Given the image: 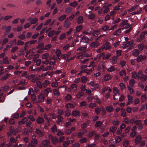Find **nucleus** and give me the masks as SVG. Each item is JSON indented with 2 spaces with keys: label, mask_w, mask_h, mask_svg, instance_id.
I'll return each mask as SVG.
<instances>
[{
  "label": "nucleus",
  "mask_w": 147,
  "mask_h": 147,
  "mask_svg": "<svg viewBox=\"0 0 147 147\" xmlns=\"http://www.w3.org/2000/svg\"><path fill=\"white\" fill-rule=\"evenodd\" d=\"M137 10H138L136 11L133 12L131 13V14L132 15H133L135 14H140L142 11V9L138 5H137L129 9L128 11L129 12H131L133 11Z\"/></svg>",
  "instance_id": "obj_1"
},
{
  "label": "nucleus",
  "mask_w": 147,
  "mask_h": 147,
  "mask_svg": "<svg viewBox=\"0 0 147 147\" xmlns=\"http://www.w3.org/2000/svg\"><path fill=\"white\" fill-rule=\"evenodd\" d=\"M113 98L114 100H117L118 99L120 95L119 90L116 87H114L113 88Z\"/></svg>",
  "instance_id": "obj_2"
},
{
  "label": "nucleus",
  "mask_w": 147,
  "mask_h": 147,
  "mask_svg": "<svg viewBox=\"0 0 147 147\" xmlns=\"http://www.w3.org/2000/svg\"><path fill=\"white\" fill-rule=\"evenodd\" d=\"M120 25L121 26L123 27V28H126L129 26L130 24L128 23L127 20H124L120 23Z\"/></svg>",
  "instance_id": "obj_3"
},
{
  "label": "nucleus",
  "mask_w": 147,
  "mask_h": 147,
  "mask_svg": "<svg viewBox=\"0 0 147 147\" xmlns=\"http://www.w3.org/2000/svg\"><path fill=\"white\" fill-rule=\"evenodd\" d=\"M9 63L7 57H6L3 59L0 60V64L1 65L3 64H8Z\"/></svg>",
  "instance_id": "obj_4"
},
{
  "label": "nucleus",
  "mask_w": 147,
  "mask_h": 147,
  "mask_svg": "<svg viewBox=\"0 0 147 147\" xmlns=\"http://www.w3.org/2000/svg\"><path fill=\"white\" fill-rule=\"evenodd\" d=\"M27 20L30 21L31 24H36L38 22V19L36 18H30Z\"/></svg>",
  "instance_id": "obj_5"
},
{
  "label": "nucleus",
  "mask_w": 147,
  "mask_h": 147,
  "mask_svg": "<svg viewBox=\"0 0 147 147\" xmlns=\"http://www.w3.org/2000/svg\"><path fill=\"white\" fill-rule=\"evenodd\" d=\"M38 97L39 102H43L44 101L45 97L43 94L40 93L39 94Z\"/></svg>",
  "instance_id": "obj_6"
},
{
  "label": "nucleus",
  "mask_w": 147,
  "mask_h": 147,
  "mask_svg": "<svg viewBox=\"0 0 147 147\" xmlns=\"http://www.w3.org/2000/svg\"><path fill=\"white\" fill-rule=\"evenodd\" d=\"M146 59V56L141 55H139L137 58L136 60L138 62H142Z\"/></svg>",
  "instance_id": "obj_7"
},
{
  "label": "nucleus",
  "mask_w": 147,
  "mask_h": 147,
  "mask_svg": "<svg viewBox=\"0 0 147 147\" xmlns=\"http://www.w3.org/2000/svg\"><path fill=\"white\" fill-rule=\"evenodd\" d=\"M11 76V75L10 74L7 73L5 75L0 77V81L5 80L7 79Z\"/></svg>",
  "instance_id": "obj_8"
},
{
  "label": "nucleus",
  "mask_w": 147,
  "mask_h": 147,
  "mask_svg": "<svg viewBox=\"0 0 147 147\" xmlns=\"http://www.w3.org/2000/svg\"><path fill=\"white\" fill-rule=\"evenodd\" d=\"M42 145L44 147H51V146L50 145L49 142L46 140L42 142Z\"/></svg>",
  "instance_id": "obj_9"
},
{
  "label": "nucleus",
  "mask_w": 147,
  "mask_h": 147,
  "mask_svg": "<svg viewBox=\"0 0 147 147\" xmlns=\"http://www.w3.org/2000/svg\"><path fill=\"white\" fill-rule=\"evenodd\" d=\"M127 97L128 102L127 103V105H128L133 103V96L129 94L128 95Z\"/></svg>",
  "instance_id": "obj_10"
},
{
  "label": "nucleus",
  "mask_w": 147,
  "mask_h": 147,
  "mask_svg": "<svg viewBox=\"0 0 147 147\" xmlns=\"http://www.w3.org/2000/svg\"><path fill=\"white\" fill-rule=\"evenodd\" d=\"M100 43L99 42L94 41L92 42L90 44V46L92 48H96L99 45Z\"/></svg>",
  "instance_id": "obj_11"
},
{
  "label": "nucleus",
  "mask_w": 147,
  "mask_h": 147,
  "mask_svg": "<svg viewBox=\"0 0 147 147\" xmlns=\"http://www.w3.org/2000/svg\"><path fill=\"white\" fill-rule=\"evenodd\" d=\"M71 114L73 116L76 117L79 116L80 114V112L77 110L72 111Z\"/></svg>",
  "instance_id": "obj_12"
},
{
  "label": "nucleus",
  "mask_w": 147,
  "mask_h": 147,
  "mask_svg": "<svg viewBox=\"0 0 147 147\" xmlns=\"http://www.w3.org/2000/svg\"><path fill=\"white\" fill-rule=\"evenodd\" d=\"M109 44V42H106L102 46V47L105 50L109 49L111 48V46Z\"/></svg>",
  "instance_id": "obj_13"
},
{
  "label": "nucleus",
  "mask_w": 147,
  "mask_h": 147,
  "mask_svg": "<svg viewBox=\"0 0 147 147\" xmlns=\"http://www.w3.org/2000/svg\"><path fill=\"white\" fill-rule=\"evenodd\" d=\"M142 139V137L141 136H138L135 140V144H137L140 143Z\"/></svg>",
  "instance_id": "obj_14"
},
{
  "label": "nucleus",
  "mask_w": 147,
  "mask_h": 147,
  "mask_svg": "<svg viewBox=\"0 0 147 147\" xmlns=\"http://www.w3.org/2000/svg\"><path fill=\"white\" fill-rule=\"evenodd\" d=\"M84 19L83 17L82 16H79L77 19V23L78 24H80L83 23Z\"/></svg>",
  "instance_id": "obj_15"
},
{
  "label": "nucleus",
  "mask_w": 147,
  "mask_h": 147,
  "mask_svg": "<svg viewBox=\"0 0 147 147\" xmlns=\"http://www.w3.org/2000/svg\"><path fill=\"white\" fill-rule=\"evenodd\" d=\"M121 30H123V28H119L117 29L116 31L114 32L113 35L114 36H118L120 34Z\"/></svg>",
  "instance_id": "obj_16"
},
{
  "label": "nucleus",
  "mask_w": 147,
  "mask_h": 147,
  "mask_svg": "<svg viewBox=\"0 0 147 147\" xmlns=\"http://www.w3.org/2000/svg\"><path fill=\"white\" fill-rule=\"evenodd\" d=\"M64 23V26L66 28H69L71 25L70 23L68 20V19H66Z\"/></svg>",
  "instance_id": "obj_17"
},
{
  "label": "nucleus",
  "mask_w": 147,
  "mask_h": 147,
  "mask_svg": "<svg viewBox=\"0 0 147 147\" xmlns=\"http://www.w3.org/2000/svg\"><path fill=\"white\" fill-rule=\"evenodd\" d=\"M35 132L40 137H41L44 135L43 132L38 129H36Z\"/></svg>",
  "instance_id": "obj_18"
},
{
  "label": "nucleus",
  "mask_w": 147,
  "mask_h": 147,
  "mask_svg": "<svg viewBox=\"0 0 147 147\" xmlns=\"http://www.w3.org/2000/svg\"><path fill=\"white\" fill-rule=\"evenodd\" d=\"M36 121L38 123L41 124L44 122V120L42 117H39L36 119Z\"/></svg>",
  "instance_id": "obj_19"
},
{
  "label": "nucleus",
  "mask_w": 147,
  "mask_h": 147,
  "mask_svg": "<svg viewBox=\"0 0 147 147\" xmlns=\"http://www.w3.org/2000/svg\"><path fill=\"white\" fill-rule=\"evenodd\" d=\"M128 42V45H129V47H130L131 49H132L134 48V40H131L129 41Z\"/></svg>",
  "instance_id": "obj_20"
},
{
  "label": "nucleus",
  "mask_w": 147,
  "mask_h": 147,
  "mask_svg": "<svg viewBox=\"0 0 147 147\" xmlns=\"http://www.w3.org/2000/svg\"><path fill=\"white\" fill-rule=\"evenodd\" d=\"M90 39L87 37L84 36L82 38V41L84 43H87L89 41Z\"/></svg>",
  "instance_id": "obj_21"
},
{
  "label": "nucleus",
  "mask_w": 147,
  "mask_h": 147,
  "mask_svg": "<svg viewBox=\"0 0 147 147\" xmlns=\"http://www.w3.org/2000/svg\"><path fill=\"white\" fill-rule=\"evenodd\" d=\"M139 52L138 49H134L132 51V55L136 57L139 55Z\"/></svg>",
  "instance_id": "obj_22"
},
{
  "label": "nucleus",
  "mask_w": 147,
  "mask_h": 147,
  "mask_svg": "<svg viewBox=\"0 0 147 147\" xmlns=\"http://www.w3.org/2000/svg\"><path fill=\"white\" fill-rule=\"evenodd\" d=\"M77 85L75 84H73L71 86V88L73 89L74 93H75L77 91Z\"/></svg>",
  "instance_id": "obj_23"
},
{
  "label": "nucleus",
  "mask_w": 147,
  "mask_h": 147,
  "mask_svg": "<svg viewBox=\"0 0 147 147\" xmlns=\"http://www.w3.org/2000/svg\"><path fill=\"white\" fill-rule=\"evenodd\" d=\"M28 120V119L26 117H24L22 119L21 121L19 122V125L24 124L25 122L27 121Z\"/></svg>",
  "instance_id": "obj_24"
},
{
  "label": "nucleus",
  "mask_w": 147,
  "mask_h": 147,
  "mask_svg": "<svg viewBox=\"0 0 147 147\" xmlns=\"http://www.w3.org/2000/svg\"><path fill=\"white\" fill-rule=\"evenodd\" d=\"M52 92V90L49 88H48L45 90V94L46 96H47L49 92Z\"/></svg>",
  "instance_id": "obj_25"
},
{
  "label": "nucleus",
  "mask_w": 147,
  "mask_h": 147,
  "mask_svg": "<svg viewBox=\"0 0 147 147\" xmlns=\"http://www.w3.org/2000/svg\"><path fill=\"white\" fill-rule=\"evenodd\" d=\"M53 91L55 96H58L60 95V93L59 92L58 89H55L53 90Z\"/></svg>",
  "instance_id": "obj_26"
},
{
  "label": "nucleus",
  "mask_w": 147,
  "mask_h": 147,
  "mask_svg": "<svg viewBox=\"0 0 147 147\" xmlns=\"http://www.w3.org/2000/svg\"><path fill=\"white\" fill-rule=\"evenodd\" d=\"M52 143L53 144H56L58 143V140L57 138L54 137L53 138H52V140H51Z\"/></svg>",
  "instance_id": "obj_27"
},
{
  "label": "nucleus",
  "mask_w": 147,
  "mask_h": 147,
  "mask_svg": "<svg viewBox=\"0 0 147 147\" xmlns=\"http://www.w3.org/2000/svg\"><path fill=\"white\" fill-rule=\"evenodd\" d=\"M147 96L146 95L144 94L141 96V102L142 103H143L146 100Z\"/></svg>",
  "instance_id": "obj_28"
},
{
  "label": "nucleus",
  "mask_w": 147,
  "mask_h": 147,
  "mask_svg": "<svg viewBox=\"0 0 147 147\" xmlns=\"http://www.w3.org/2000/svg\"><path fill=\"white\" fill-rule=\"evenodd\" d=\"M83 26L81 25L77 26L76 28V31L77 32H80L82 29Z\"/></svg>",
  "instance_id": "obj_29"
},
{
  "label": "nucleus",
  "mask_w": 147,
  "mask_h": 147,
  "mask_svg": "<svg viewBox=\"0 0 147 147\" xmlns=\"http://www.w3.org/2000/svg\"><path fill=\"white\" fill-rule=\"evenodd\" d=\"M94 69V67L93 66H92V68L90 69H86L85 70L84 72L87 74H89L90 73L92 72Z\"/></svg>",
  "instance_id": "obj_30"
},
{
  "label": "nucleus",
  "mask_w": 147,
  "mask_h": 147,
  "mask_svg": "<svg viewBox=\"0 0 147 147\" xmlns=\"http://www.w3.org/2000/svg\"><path fill=\"white\" fill-rule=\"evenodd\" d=\"M109 26L108 25H105L102 27L101 30L103 32H105L107 30H109Z\"/></svg>",
  "instance_id": "obj_31"
},
{
  "label": "nucleus",
  "mask_w": 147,
  "mask_h": 147,
  "mask_svg": "<svg viewBox=\"0 0 147 147\" xmlns=\"http://www.w3.org/2000/svg\"><path fill=\"white\" fill-rule=\"evenodd\" d=\"M18 37L20 40H21L25 39L26 38L25 35L24 33L20 34L18 36Z\"/></svg>",
  "instance_id": "obj_32"
},
{
  "label": "nucleus",
  "mask_w": 147,
  "mask_h": 147,
  "mask_svg": "<svg viewBox=\"0 0 147 147\" xmlns=\"http://www.w3.org/2000/svg\"><path fill=\"white\" fill-rule=\"evenodd\" d=\"M106 109L109 112H111L113 110V107L111 106H109L106 107Z\"/></svg>",
  "instance_id": "obj_33"
},
{
  "label": "nucleus",
  "mask_w": 147,
  "mask_h": 147,
  "mask_svg": "<svg viewBox=\"0 0 147 147\" xmlns=\"http://www.w3.org/2000/svg\"><path fill=\"white\" fill-rule=\"evenodd\" d=\"M102 122L100 121H97L96 123L95 126L96 127H100L102 125Z\"/></svg>",
  "instance_id": "obj_34"
},
{
  "label": "nucleus",
  "mask_w": 147,
  "mask_h": 147,
  "mask_svg": "<svg viewBox=\"0 0 147 147\" xmlns=\"http://www.w3.org/2000/svg\"><path fill=\"white\" fill-rule=\"evenodd\" d=\"M65 107L66 108H73L74 106L71 103H68L65 105Z\"/></svg>",
  "instance_id": "obj_35"
},
{
  "label": "nucleus",
  "mask_w": 147,
  "mask_h": 147,
  "mask_svg": "<svg viewBox=\"0 0 147 147\" xmlns=\"http://www.w3.org/2000/svg\"><path fill=\"white\" fill-rule=\"evenodd\" d=\"M52 47V45L51 44H49L46 45L43 48L44 50H49Z\"/></svg>",
  "instance_id": "obj_36"
},
{
  "label": "nucleus",
  "mask_w": 147,
  "mask_h": 147,
  "mask_svg": "<svg viewBox=\"0 0 147 147\" xmlns=\"http://www.w3.org/2000/svg\"><path fill=\"white\" fill-rule=\"evenodd\" d=\"M104 10H103V13H107L109 10V8L107 7H106L105 5H104L103 7Z\"/></svg>",
  "instance_id": "obj_37"
},
{
  "label": "nucleus",
  "mask_w": 147,
  "mask_h": 147,
  "mask_svg": "<svg viewBox=\"0 0 147 147\" xmlns=\"http://www.w3.org/2000/svg\"><path fill=\"white\" fill-rule=\"evenodd\" d=\"M139 79H141L142 81H145L147 79V76L145 74H143L140 78Z\"/></svg>",
  "instance_id": "obj_38"
},
{
  "label": "nucleus",
  "mask_w": 147,
  "mask_h": 147,
  "mask_svg": "<svg viewBox=\"0 0 147 147\" xmlns=\"http://www.w3.org/2000/svg\"><path fill=\"white\" fill-rule=\"evenodd\" d=\"M88 106L90 108L93 109L96 106V105L95 103L90 102L89 104H88Z\"/></svg>",
  "instance_id": "obj_39"
},
{
  "label": "nucleus",
  "mask_w": 147,
  "mask_h": 147,
  "mask_svg": "<svg viewBox=\"0 0 147 147\" xmlns=\"http://www.w3.org/2000/svg\"><path fill=\"white\" fill-rule=\"evenodd\" d=\"M91 31L90 30H89L86 29L85 30H84L83 32L82 33L84 34L88 35L91 34Z\"/></svg>",
  "instance_id": "obj_40"
},
{
  "label": "nucleus",
  "mask_w": 147,
  "mask_h": 147,
  "mask_svg": "<svg viewBox=\"0 0 147 147\" xmlns=\"http://www.w3.org/2000/svg\"><path fill=\"white\" fill-rule=\"evenodd\" d=\"M53 68L50 66H48L44 67L43 69L42 70L43 71H47L48 70H50L52 69Z\"/></svg>",
  "instance_id": "obj_41"
},
{
  "label": "nucleus",
  "mask_w": 147,
  "mask_h": 147,
  "mask_svg": "<svg viewBox=\"0 0 147 147\" xmlns=\"http://www.w3.org/2000/svg\"><path fill=\"white\" fill-rule=\"evenodd\" d=\"M50 83V82L48 80H45L42 84V85L44 87H46Z\"/></svg>",
  "instance_id": "obj_42"
},
{
  "label": "nucleus",
  "mask_w": 147,
  "mask_h": 147,
  "mask_svg": "<svg viewBox=\"0 0 147 147\" xmlns=\"http://www.w3.org/2000/svg\"><path fill=\"white\" fill-rule=\"evenodd\" d=\"M66 15L64 14L59 17L58 19L60 21H62L66 18Z\"/></svg>",
  "instance_id": "obj_43"
},
{
  "label": "nucleus",
  "mask_w": 147,
  "mask_h": 147,
  "mask_svg": "<svg viewBox=\"0 0 147 147\" xmlns=\"http://www.w3.org/2000/svg\"><path fill=\"white\" fill-rule=\"evenodd\" d=\"M51 129L52 132L54 133H56L57 131L56 127L55 125L51 128Z\"/></svg>",
  "instance_id": "obj_44"
},
{
  "label": "nucleus",
  "mask_w": 147,
  "mask_h": 147,
  "mask_svg": "<svg viewBox=\"0 0 147 147\" xmlns=\"http://www.w3.org/2000/svg\"><path fill=\"white\" fill-rule=\"evenodd\" d=\"M119 74L120 76H124L126 74V71L124 70H122L119 72Z\"/></svg>",
  "instance_id": "obj_45"
},
{
  "label": "nucleus",
  "mask_w": 147,
  "mask_h": 147,
  "mask_svg": "<svg viewBox=\"0 0 147 147\" xmlns=\"http://www.w3.org/2000/svg\"><path fill=\"white\" fill-rule=\"evenodd\" d=\"M49 56V54L48 53H45L42 55V58L43 59H46L48 58Z\"/></svg>",
  "instance_id": "obj_46"
},
{
  "label": "nucleus",
  "mask_w": 147,
  "mask_h": 147,
  "mask_svg": "<svg viewBox=\"0 0 147 147\" xmlns=\"http://www.w3.org/2000/svg\"><path fill=\"white\" fill-rule=\"evenodd\" d=\"M57 118L58 119L57 123L58 124L60 125L61 124V123L62 120V118L60 115H58L57 116Z\"/></svg>",
  "instance_id": "obj_47"
},
{
  "label": "nucleus",
  "mask_w": 147,
  "mask_h": 147,
  "mask_svg": "<svg viewBox=\"0 0 147 147\" xmlns=\"http://www.w3.org/2000/svg\"><path fill=\"white\" fill-rule=\"evenodd\" d=\"M135 81L134 79L130 80L129 82V85L133 87L134 86V84L135 83Z\"/></svg>",
  "instance_id": "obj_48"
},
{
  "label": "nucleus",
  "mask_w": 147,
  "mask_h": 147,
  "mask_svg": "<svg viewBox=\"0 0 147 147\" xmlns=\"http://www.w3.org/2000/svg\"><path fill=\"white\" fill-rule=\"evenodd\" d=\"M78 3L77 1H74L73 2L69 4V5L70 6L75 7L77 5Z\"/></svg>",
  "instance_id": "obj_49"
},
{
  "label": "nucleus",
  "mask_w": 147,
  "mask_h": 147,
  "mask_svg": "<svg viewBox=\"0 0 147 147\" xmlns=\"http://www.w3.org/2000/svg\"><path fill=\"white\" fill-rule=\"evenodd\" d=\"M31 143L33 145H36L37 144V141L36 139L33 138L31 141Z\"/></svg>",
  "instance_id": "obj_50"
},
{
  "label": "nucleus",
  "mask_w": 147,
  "mask_h": 147,
  "mask_svg": "<svg viewBox=\"0 0 147 147\" xmlns=\"http://www.w3.org/2000/svg\"><path fill=\"white\" fill-rule=\"evenodd\" d=\"M95 15L94 14L92 13L90 14L89 15H88V17L89 19L92 20V19H94V18H95Z\"/></svg>",
  "instance_id": "obj_51"
},
{
  "label": "nucleus",
  "mask_w": 147,
  "mask_h": 147,
  "mask_svg": "<svg viewBox=\"0 0 147 147\" xmlns=\"http://www.w3.org/2000/svg\"><path fill=\"white\" fill-rule=\"evenodd\" d=\"M83 94L82 92L80 91L77 93L76 94V97L77 98H80L82 96Z\"/></svg>",
  "instance_id": "obj_52"
},
{
  "label": "nucleus",
  "mask_w": 147,
  "mask_h": 147,
  "mask_svg": "<svg viewBox=\"0 0 147 147\" xmlns=\"http://www.w3.org/2000/svg\"><path fill=\"white\" fill-rule=\"evenodd\" d=\"M138 47L139 49L141 51L143 50L144 48V45L142 43H140L138 44Z\"/></svg>",
  "instance_id": "obj_53"
},
{
  "label": "nucleus",
  "mask_w": 147,
  "mask_h": 147,
  "mask_svg": "<svg viewBox=\"0 0 147 147\" xmlns=\"http://www.w3.org/2000/svg\"><path fill=\"white\" fill-rule=\"evenodd\" d=\"M100 34V32L98 30L94 31L92 33V35L94 36H96Z\"/></svg>",
  "instance_id": "obj_54"
},
{
  "label": "nucleus",
  "mask_w": 147,
  "mask_h": 147,
  "mask_svg": "<svg viewBox=\"0 0 147 147\" xmlns=\"http://www.w3.org/2000/svg\"><path fill=\"white\" fill-rule=\"evenodd\" d=\"M72 97L70 94H67L65 97V99L66 100H71Z\"/></svg>",
  "instance_id": "obj_55"
},
{
  "label": "nucleus",
  "mask_w": 147,
  "mask_h": 147,
  "mask_svg": "<svg viewBox=\"0 0 147 147\" xmlns=\"http://www.w3.org/2000/svg\"><path fill=\"white\" fill-rule=\"evenodd\" d=\"M132 78H134L136 79L137 76L138 75L137 74V73L136 71H133L132 72Z\"/></svg>",
  "instance_id": "obj_56"
},
{
  "label": "nucleus",
  "mask_w": 147,
  "mask_h": 147,
  "mask_svg": "<svg viewBox=\"0 0 147 147\" xmlns=\"http://www.w3.org/2000/svg\"><path fill=\"white\" fill-rule=\"evenodd\" d=\"M72 9L71 7H68L65 9V12L66 13H69L71 12Z\"/></svg>",
  "instance_id": "obj_57"
},
{
  "label": "nucleus",
  "mask_w": 147,
  "mask_h": 147,
  "mask_svg": "<svg viewBox=\"0 0 147 147\" xmlns=\"http://www.w3.org/2000/svg\"><path fill=\"white\" fill-rule=\"evenodd\" d=\"M107 70L108 71L111 72L114 71L115 68L113 66H111L107 69Z\"/></svg>",
  "instance_id": "obj_58"
},
{
  "label": "nucleus",
  "mask_w": 147,
  "mask_h": 147,
  "mask_svg": "<svg viewBox=\"0 0 147 147\" xmlns=\"http://www.w3.org/2000/svg\"><path fill=\"white\" fill-rule=\"evenodd\" d=\"M117 57L116 56H113L112 58V62L113 63H116L117 61Z\"/></svg>",
  "instance_id": "obj_59"
},
{
  "label": "nucleus",
  "mask_w": 147,
  "mask_h": 147,
  "mask_svg": "<svg viewBox=\"0 0 147 147\" xmlns=\"http://www.w3.org/2000/svg\"><path fill=\"white\" fill-rule=\"evenodd\" d=\"M87 78L86 77L83 76L81 78V80L82 83H85L87 81Z\"/></svg>",
  "instance_id": "obj_60"
},
{
  "label": "nucleus",
  "mask_w": 147,
  "mask_h": 147,
  "mask_svg": "<svg viewBox=\"0 0 147 147\" xmlns=\"http://www.w3.org/2000/svg\"><path fill=\"white\" fill-rule=\"evenodd\" d=\"M112 123L113 125H118L119 123V122L117 120H115L113 121Z\"/></svg>",
  "instance_id": "obj_61"
},
{
  "label": "nucleus",
  "mask_w": 147,
  "mask_h": 147,
  "mask_svg": "<svg viewBox=\"0 0 147 147\" xmlns=\"http://www.w3.org/2000/svg\"><path fill=\"white\" fill-rule=\"evenodd\" d=\"M142 36L140 34V37L136 39V41L137 42H140L142 40H143L144 38L142 36Z\"/></svg>",
  "instance_id": "obj_62"
},
{
  "label": "nucleus",
  "mask_w": 147,
  "mask_h": 147,
  "mask_svg": "<svg viewBox=\"0 0 147 147\" xmlns=\"http://www.w3.org/2000/svg\"><path fill=\"white\" fill-rule=\"evenodd\" d=\"M129 144V142L128 141L125 140L123 142V146L127 147Z\"/></svg>",
  "instance_id": "obj_63"
},
{
  "label": "nucleus",
  "mask_w": 147,
  "mask_h": 147,
  "mask_svg": "<svg viewBox=\"0 0 147 147\" xmlns=\"http://www.w3.org/2000/svg\"><path fill=\"white\" fill-rule=\"evenodd\" d=\"M26 145L25 144H20L19 145L15 144L14 145V147H25Z\"/></svg>",
  "instance_id": "obj_64"
}]
</instances>
